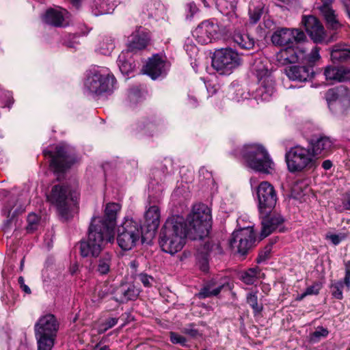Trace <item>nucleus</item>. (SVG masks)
I'll return each mask as SVG.
<instances>
[{"label": "nucleus", "instance_id": "obj_1", "mask_svg": "<svg viewBox=\"0 0 350 350\" xmlns=\"http://www.w3.org/2000/svg\"><path fill=\"white\" fill-rule=\"evenodd\" d=\"M211 228V215L204 204L193 208L187 221L180 216H173L165 222L159 234L161 250L174 254L180 251L185 244L186 237L190 239H202L208 236Z\"/></svg>", "mask_w": 350, "mask_h": 350}, {"label": "nucleus", "instance_id": "obj_2", "mask_svg": "<svg viewBox=\"0 0 350 350\" xmlns=\"http://www.w3.org/2000/svg\"><path fill=\"white\" fill-rule=\"evenodd\" d=\"M113 241L114 229L106 224L102 217H94L89 226L88 240L80 243L81 255L96 257L106 244Z\"/></svg>", "mask_w": 350, "mask_h": 350}, {"label": "nucleus", "instance_id": "obj_3", "mask_svg": "<svg viewBox=\"0 0 350 350\" xmlns=\"http://www.w3.org/2000/svg\"><path fill=\"white\" fill-rule=\"evenodd\" d=\"M237 157H241L246 165L253 170L263 174H271L274 168L267 150L260 144H245L235 150Z\"/></svg>", "mask_w": 350, "mask_h": 350}, {"label": "nucleus", "instance_id": "obj_4", "mask_svg": "<svg viewBox=\"0 0 350 350\" xmlns=\"http://www.w3.org/2000/svg\"><path fill=\"white\" fill-rule=\"evenodd\" d=\"M47 202L53 206L58 214L67 219L77 204V196L64 184L55 185L46 196Z\"/></svg>", "mask_w": 350, "mask_h": 350}, {"label": "nucleus", "instance_id": "obj_5", "mask_svg": "<svg viewBox=\"0 0 350 350\" xmlns=\"http://www.w3.org/2000/svg\"><path fill=\"white\" fill-rule=\"evenodd\" d=\"M58 329L55 315L47 314L39 318L34 326L38 350H52Z\"/></svg>", "mask_w": 350, "mask_h": 350}, {"label": "nucleus", "instance_id": "obj_6", "mask_svg": "<svg viewBox=\"0 0 350 350\" xmlns=\"http://www.w3.org/2000/svg\"><path fill=\"white\" fill-rule=\"evenodd\" d=\"M116 83V78L107 70L93 68L88 72L84 85L90 94L101 96L111 94Z\"/></svg>", "mask_w": 350, "mask_h": 350}, {"label": "nucleus", "instance_id": "obj_7", "mask_svg": "<svg viewBox=\"0 0 350 350\" xmlns=\"http://www.w3.org/2000/svg\"><path fill=\"white\" fill-rule=\"evenodd\" d=\"M285 161L291 172H299L317 167V159L311 149L300 145L295 146L286 151Z\"/></svg>", "mask_w": 350, "mask_h": 350}, {"label": "nucleus", "instance_id": "obj_8", "mask_svg": "<svg viewBox=\"0 0 350 350\" xmlns=\"http://www.w3.org/2000/svg\"><path fill=\"white\" fill-rule=\"evenodd\" d=\"M142 237L141 224L133 218L125 217L117 228V243L124 251L133 249Z\"/></svg>", "mask_w": 350, "mask_h": 350}, {"label": "nucleus", "instance_id": "obj_9", "mask_svg": "<svg viewBox=\"0 0 350 350\" xmlns=\"http://www.w3.org/2000/svg\"><path fill=\"white\" fill-rule=\"evenodd\" d=\"M252 72L256 75L259 83L256 96L260 97L263 100H269L275 92L274 81L270 70L262 58L254 60L252 66Z\"/></svg>", "mask_w": 350, "mask_h": 350}, {"label": "nucleus", "instance_id": "obj_10", "mask_svg": "<svg viewBox=\"0 0 350 350\" xmlns=\"http://www.w3.org/2000/svg\"><path fill=\"white\" fill-rule=\"evenodd\" d=\"M255 241L254 230L249 226L234 231L229 240V245L232 250L245 257L254 247Z\"/></svg>", "mask_w": 350, "mask_h": 350}, {"label": "nucleus", "instance_id": "obj_11", "mask_svg": "<svg viewBox=\"0 0 350 350\" xmlns=\"http://www.w3.org/2000/svg\"><path fill=\"white\" fill-rule=\"evenodd\" d=\"M241 63L239 54L232 49L217 50L212 58V66L221 74H229Z\"/></svg>", "mask_w": 350, "mask_h": 350}, {"label": "nucleus", "instance_id": "obj_12", "mask_svg": "<svg viewBox=\"0 0 350 350\" xmlns=\"http://www.w3.org/2000/svg\"><path fill=\"white\" fill-rule=\"evenodd\" d=\"M325 98L329 108L334 113H343L350 108V91L343 85L329 89Z\"/></svg>", "mask_w": 350, "mask_h": 350}, {"label": "nucleus", "instance_id": "obj_13", "mask_svg": "<svg viewBox=\"0 0 350 350\" xmlns=\"http://www.w3.org/2000/svg\"><path fill=\"white\" fill-rule=\"evenodd\" d=\"M325 98L329 108L334 113H343L350 108V91L343 85L329 89Z\"/></svg>", "mask_w": 350, "mask_h": 350}, {"label": "nucleus", "instance_id": "obj_14", "mask_svg": "<svg viewBox=\"0 0 350 350\" xmlns=\"http://www.w3.org/2000/svg\"><path fill=\"white\" fill-rule=\"evenodd\" d=\"M325 98L329 108L334 113H343L350 108V91L343 85L329 89Z\"/></svg>", "mask_w": 350, "mask_h": 350}, {"label": "nucleus", "instance_id": "obj_15", "mask_svg": "<svg viewBox=\"0 0 350 350\" xmlns=\"http://www.w3.org/2000/svg\"><path fill=\"white\" fill-rule=\"evenodd\" d=\"M257 198L260 215L272 211L278 199L273 186L267 181H263L258 185Z\"/></svg>", "mask_w": 350, "mask_h": 350}, {"label": "nucleus", "instance_id": "obj_16", "mask_svg": "<svg viewBox=\"0 0 350 350\" xmlns=\"http://www.w3.org/2000/svg\"><path fill=\"white\" fill-rule=\"evenodd\" d=\"M45 157H51L50 165L55 172H64L74 163V159L68 154L62 146H57L55 152L45 150L43 151Z\"/></svg>", "mask_w": 350, "mask_h": 350}, {"label": "nucleus", "instance_id": "obj_17", "mask_svg": "<svg viewBox=\"0 0 350 350\" xmlns=\"http://www.w3.org/2000/svg\"><path fill=\"white\" fill-rule=\"evenodd\" d=\"M192 33L198 43L207 44L218 38L219 26L211 21H204L193 30Z\"/></svg>", "mask_w": 350, "mask_h": 350}, {"label": "nucleus", "instance_id": "obj_18", "mask_svg": "<svg viewBox=\"0 0 350 350\" xmlns=\"http://www.w3.org/2000/svg\"><path fill=\"white\" fill-rule=\"evenodd\" d=\"M302 23L306 31L315 43H321L325 38V30L323 26L317 18L313 16H305L303 17Z\"/></svg>", "mask_w": 350, "mask_h": 350}, {"label": "nucleus", "instance_id": "obj_19", "mask_svg": "<svg viewBox=\"0 0 350 350\" xmlns=\"http://www.w3.org/2000/svg\"><path fill=\"white\" fill-rule=\"evenodd\" d=\"M211 3L226 16L229 23L233 26L239 27L241 22L235 12L238 0H212Z\"/></svg>", "mask_w": 350, "mask_h": 350}, {"label": "nucleus", "instance_id": "obj_20", "mask_svg": "<svg viewBox=\"0 0 350 350\" xmlns=\"http://www.w3.org/2000/svg\"><path fill=\"white\" fill-rule=\"evenodd\" d=\"M262 218V229L260 236L265 238L278 229L284 222L283 217L271 211L268 213L260 215Z\"/></svg>", "mask_w": 350, "mask_h": 350}, {"label": "nucleus", "instance_id": "obj_21", "mask_svg": "<svg viewBox=\"0 0 350 350\" xmlns=\"http://www.w3.org/2000/svg\"><path fill=\"white\" fill-rule=\"evenodd\" d=\"M165 58L159 54H155L148 59L144 70L152 79H156L165 73Z\"/></svg>", "mask_w": 350, "mask_h": 350}, {"label": "nucleus", "instance_id": "obj_22", "mask_svg": "<svg viewBox=\"0 0 350 350\" xmlns=\"http://www.w3.org/2000/svg\"><path fill=\"white\" fill-rule=\"evenodd\" d=\"M309 144V148L311 149L315 158L316 157H327L331 152L333 147V142L329 137L326 136L312 138L310 140Z\"/></svg>", "mask_w": 350, "mask_h": 350}, {"label": "nucleus", "instance_id": "obj_23", "mask_svg": "<svg viewBox=\"0 0 350 350\" xmlns=\"http://www.w3.org/2000/svg\"><path fill=\"white\" fill-rule=\"evenodd\" d=\"M306 58V51L293 46H288L282 49L277 54V60L281 64H294L304 61Z\"/></svg>", "mask_w": 350, "mask_h": 350}, {"label": "nucleus", "instance_id": "obj_24", "mask_svg": "<svg viewBox=\"0 0 350 350\" xmlns=\"http://www.w3.org/2000/svg\"><path fill=\"white\" fill-rule=\"evenodd\" d=\"M149 40L148 33L142 27L137 28L130 37L126 53L137 52L145 49Z\"/></svg>", "mask_w": 350, "mask_h": 350}, {"label": "nucleus", "instance_id": "obj_25", "mask_svg": "<svg viewBox=\"0 0 350 350\" xmlns=\"http://www.w3.org/2000/svg\"><path fill=\"white\" fill-rule=\"evenodd\" d=\"M285 72L289 79L299 81H306L314 75L312 67L306 66H291L285 69Z\"/></svg>", "mask_w": 350, "mask_h": 350}, {"label": "nucleus", "instance_id": "obj_26", "mask_svg": "<svg viewBox=\"0 0 350 350\" xmlns=\"http://www.w3.org/2000/svg\"><path fill=\"white\" fill-rule=\"evenodd\" d=\"M350 290V260L345 262V277L342 280H338L331 285L332 295L337 299H343L342 289Z\"/></svg>", "mask_w": 350, "mask_h": 350}, {"label": "nucleus", "instance_id": "obj_27", "mask_svg": "<svg viewBox=\"0 0 350 350\" xmlns=\"http://www.w3.org/2000/svg\"><path fill=\"white\" fill-rule=\"evenodd\" d=\"M324 75L327 80L336 82L350 81V68L345 66H328L325 69Z\"/></svg>", "mask_w": 350, "mask_h": 350}, {"label": "nucleus", "instance_id": "obj_28", "mask_svg": "<svg viewBox=\"0 0 350 350\" xmlns=\"http://www.w3.org/2000/svg\"><path fill=\"white\" fill-rule=\"evenodd\" d=\"M67 14L65 10L49 8L46 10L42 16L43 21L53 27H64L67 25L65 21V15Z\"/></svg>", "mask_w": 350, "mask_h": 350}, {"label": "nucleus", "instance_id": "obj_29", "mask_svg": "<svg viewBox=\"0 0 350 350\" xmlns=\"http://www.w3.org/2000/svg\"><path fill=\"white\" fill-rule=\"evenodd\" d=\"M323 5L319 8L329 27L333 29H337L340 25L336 19L334 11L331 8L334 0H321Z\"/></svg>", "mask_w": 350, "mask_h": 350}, {"label": "nucleus", "instance_id": "obj_30", "mask_svg": "<svg viewBox=\"0 0 350 350\" xmlns=\"http://www.w3.org/2000/svg\"><path fill=\"white\" fill-rule=\"evenodd\" d=\"M161 122L155 116L144 118L138 123V128L143 131L144 134L153 136L161 128Z\"/></svg>", "mask_w": 350, "mask_h": 350}, {"label": "nucleus", "instance_id": "obj_31", "mask_svg": "<svg viewBox=\"0 0 350 350\" xmlns=\"http://www.w3.org/2000/svg\"><path fill=\"white\" fill-rule=\"evenodd\" d=\"M330 55L333 62H344L350 60V45L345 43L334 45Z\"/></svg>", "mask_w": 350, "mask_h": 350}, {"label": "nucleus", "instance_id": "obj_32", "mask_svg": "<svg viewBox=\"0 0 350 350\" xmlns=\"http://www.w3.org/2000/svg\"><path fill=\"white\" fill-rule=\"evenodd\" d=\"M293 34L291 29L280 28L273 32L271 42L275 46H284L291 44Z\"/></svg>", "mask_w": 350, "mask_h": 350}, {"label": "nucleus", "instance_id": "obj_33", "mask_svg": "<svg viewBox=\"0 0 350 350\" xmlns=\"http://www.w3.org/2000/svg\"><path fill=\"white\" fill-rule=\"evenodd\" d=\"M121 205L116 202H110L106 204L104 218H102L106 224L114 229L116 224L118 213L120 211Z\"/></svg>", "mask_w": 350, "mask_h": 350}, {"label": "nucleus", "instance_id": "obj_34", "mask_svg": "<svg viewBox=\"0 0 350 350\" xmlns=\"http://www.w3.org/2000/svg\"><path fill=\"white\" fill-rule=\"evenodd\" d=\"M146 224L149 230H156L160 223V211L157 206H150L145 213Z\"/></svg>", "mask_w": 350, "mask_h": 350}, {"label": "nucleus", "instance_id": "obj_35", "mask_svg": "<svg viewBox=\"0 0 350 350\" xmlns=\"http://www.w3.org/2000/svg\"><path fill=\"white\" fill-rule=\"evenodd\" d=\"M223 287L224 284H217L215 280H211L201 288L198 296L200 299L217 296L219 294Z\"/></svg>", "mask_w": 350, "mask_h": 350}, {"label": "nucleus", "instance_id": "obj_36", "mask_svg": "<svg viewBox=\"0 0 350 350\" xmlns=\"http://www.w3.org/2000/svg\"><path fill=\"white\" fill-rule=\"evenodd\" d=\"M112 254L109 252L103 253L97 261L96 272L100 275L108 274L111 271Z\"/></svg>", "mask_w": 350, "mask_h": 350}, {"label": "nucleus", "instance_id": "obj_37", "mask_svg": "<svg viewBox=\"0 0 350 350\" xmlns=\"http://www.w3.org/2000/svg\"><path fill=\"white\" fill-rule=\"evenodd\" d=\"M233 40L241 49H252L255 44V40L247 33H242L239 31H234L232 36Z\"/></svg>", "mask_w": 350, "mask_h": 350}, {"label": "nucleus", "instance_id": "obj_38", "mask_svg": "<svg viewBox=\"0 0 350 350\" xmlns=\"http://www.w3.org/2000/svg\"><path fill=\"white\" fill-rule=\"evenodd\" d=\"M264 4L259 0H251L249 5L250 23L255 24L260 18L263 13Z\"/></svg>", "mask_w": 350, "mask_h": 350}, {"label": "nucleus", "instance_id": "obj_39", "mask_svg": "<svg viewBox=\"0 0 350 350\" xmlns=\"http://www.w3.org/2000/svg\"><path fill=\"white\" fill-rule=\"evenodd\" d=\"M93 7L95 16L107 14L113 10V3L111 0H94Z\"/></svg>", "mask_w": 350, "mask_h": 350}, {"label": "nucleus", "instance_id": "obj_40", "mask_svg": "<svg viewBox=\"0 0 350 350\" xmlns=\"http://www.w3.org/2000/svg\"><path fill=\"white\" fill-rule=\"evenodd\" d=\"M259 274L260 269L258 267L250 268L241 273V280L245 284L252 285L256 281Z\"/></svg>", "mask_w": 350, "mask_h": 350}, {"label": "nucleus", "instance_id": "obj_41", "mask_svg": "<svg viewBox=\"0 0 350 350\" xmlns=\"http://www.w3.org/2000/svg\"><path fill=\"white\" fill-rule=\"evenodd\" d=\"M127 53L126 51H123L120 54L118 58V65L120 72L124 75H129L134 68L133 64L126 59V54Z\"/></svg>", "mask_w": 350, "mask_h": 350}, {"label": "nucleus", "instance_id": "obj_42", "mask_svg": "<svg viewBox=\"0 0 350 350\" xmlns=\"http://www.w3.org/2000/svg\"><path fill=\"white\" fill-rule=\"evenodd\" d=\"M139 291L133 286H129L126 289H121V301H128L129 300H135L139 295Z\"/></svg>", "mask_w": 350, "mask_h": 350}, {"label": "nucleus", "instance_id": "obj_43", "mask_svg": "<svg viewBox=\"0 0 350 350\" xmlns=\"http://www.w3.org/2000/svg\"><path fill=\"white\" fill-rule=\"evenodd\" d=\"M328 334L329 331L327 328L319 326L314 332L310 334L309 340L312 343H317L322 338H326Z\"/></svg>", "mask_w": 350, "mask_h": 350}, {"label": "nucleus", "instance_id": "obj_44", "mask_svg": "<svg viewBox=\"0 0 350 350\" xmlns=\"http://www.w3.org/2000/svg\"><path fill=\"white\" fill-rule=\"evenodd\" d=\"M247 303L253 309L254 313H259L262 310V305L258 303L257 292H251L247 295Z\"/></svg>", "mask_w": 350, "mask_h": 350}, {"label": "nucleus", "instance_id": "obj_45", "mask_svg": "<svg viewBox=\"0 0 350 350\" xmlns=\"http://www.w3.org/2000/svg\"><path fill=\"white\" fill-rule=\"evenodd\" d=\"M200 268L203 271L208 270L209 254L207 251H198L196 256Z\"/></svg>", "mask_w": 350, "mask_h": 350}, {"label": "nucleus", "instance_id": "obj_46", "mask_svg": "<svg viewBox=\"0 0 350 350\" xmlns=\"http://www.w3.org/2000/svg\"><path fill=\"white\" fill-rule=\"evenodd\" d=\"M272 251V244L269 243L265 246L258 253V256L256 259L258 264H260L269 258Z\"/></svg>", "mask_w": 350, "mask_h": 350}, {"label": "nucleus", "instance_id": "obj_47", "mask_svg": "<svg viewBox=\"0 0 350 350\" xmlns=\"http://www.w3.org/2000/svg\"><path fill=\"white\" fill-rule=\"evenodd\" d=\"M27 222L28 225L27 226V230L29 232H32L37 229L39 217L35 213H30L27 217Z\"/></svg>", "mask_w": 350, "mask_h": 350}, {"label": "nucleus", "instance_id": "obj_48", "mask_svg": "<svg viewBox=\"0 0 350 350\" xmlns=\"http://www.w3.org/2000/svg\"><path fill=\"white\" fill-rule=\"evenodd\" d=\"M146 12L150 17H153L157 15V10L159 7H161V5L155 1L150 0L147 3Z\"/></svg>", "mask_w": 350, "mask_h": 350}, {"label": "nucleus", "instance_id": "obj_49", "mask_svg": "<svg viewBox=\"0 0 350 350\" xmlns=\"http://www.w3.org/2000/svg\"><path fill=\"white\" fill-rule=\"evenodd\" d=\"M137 279L147 288L151 287L154 282V279L151 275L144 273H139Z\"/></svg>", "mask_w": 350, "mask_h": 350}, {"label": "nucleus", "instance_id": "obj_50", "mask_svg": "<svg viewBox=\"0 0 350 350\" xmlns=\"http://www.w3.org/2000/svg\"><path fill=\"white\" fill-rule=\"evenodd\" d=\"M319 51V47L314 46L308 55L306 54V58L304 60H307L309 63H314L317 62L321 57Z\"/></svg>", "mask_w": 350, "mask_h": 350}, {"label": "nucleus", "instance_id": "obj_51", "mask_svg": "<svg viewBox=\"0 0 350 350\" xmlns=\"http://www.w3.org/2000/svg\"><path fill=\"white\" fill-rule=\"evenodd\" d=\"M291 31L293 34L291 44H293L295 42L298 43L302 42L306 39V35L303 31L297 29H291Z\"/></svg>", "mask_w": 350, "mask_h": 350}, {"label": "nucleus", "instance_id": "obj_52", "mask_svg": "<svg viewBox=\"0 0 350 350\" xmlns=\"http://www.w3.org/2000/svg\"><path fill=\"white\" fill-rule=\"evenodd\" d=\"M170 341L174 344H180L182 346H186V338L175 332L170 333Z\"/></svg>", "mask_w": 350, "mask_h": 350}, {"label": "nucleus", "instance_id": "obj_53", "mask_svg": "<svg viewBox=\"0 0 350 350\" xmlns=\"http://www.w3.org/2000/svg\"><path fill=\"white\" fill-rule=\"evenodd\" d=\"M106 43H107L106 47L104 46V45L105 44V42H103L102 43H100V51L101 53H103L104 55L109 54L111 53V51L114 48V44L111 40L107 39Z\"/></svg>", "mask_w": 350, "mask_h": 350}, {"label": "nucleus", "instance_id": "obj_54", "mask_svg": "<svg viewBox=\"0 0 350 350\" xmlns=\"http://www.w3.org/2000/svg\"><path fill=\"white\" fill-rule=\"evenodd\" d=\"M322 286L319 283H314L310 286H308L306 291L305 293L308 295H318L319 293V291L321 290Z\"/></svg>", "mask_w": 350, "mask_h": 350}, {"label": "nucleus", "instance_id": "obj_55", "mask_svg": "<svg viewBox=\"0 0 350 350\" xmlns=\"http://www.w3.org/2000/svg\"><path fill=\"white\" fill-rule=\"evenodd\" d=\"M345 236L343 234H331L326 235V238L332 241V243L336 245H338L342 240L345 239Z\"/></svg>", "mask_w": 350, "mask_h": 350}, {"label": "nucleus", "instance_id": "obj_56", "mask_svg": "<svg viewBox=\"0 0 350 350\" xmlns=\"http://www.w3.org/2000/svg\"><path fill=\"white\" fill-rule=\"evenodd\" d=\"M14 202L15 200L12 199V200L8 202V203L5 204L2 208V213L5 215H7L8 217H10L12 208L14 207Z\"/></svg>", "mask_w": 350, "mask_h": 350}, {"label": "nucleus", "instance_id": "obj_57", "mask_svg": "<svg viewBox=\"0 0 350 350\" xmlns=\"http://www.w3.org/2000/svg\"><path fill=\"white\" fill-rule=\"evenodd\" d=\"M185 49L187 52V53L190 56V57H192L193 55H195L197 52H198V49L197 47L193 45V44H191L189 42H187L185 44Z\"/></svg>", "mask_w": 350, "mask_h": 350}, {"label": "nucleus", "instance_id": "obj_58", "mask_svg": "<svg viewBox=\"0 0 350 350\" xmlns=\"http://www.w3.org/2000/svg\"><path fill=\"white\" fill-rule=\"evenodd\" d=\"M18 282L20 285L21 288L27 294H31V291L30 288L25 284V280L23 276H20L18 279Z\"/></svg>", "mask_w": 350, "mask_h": 350}, {"label": "nucleus", "instance_id": "obj_59", "mask_svg": "<svg viewBox=\"0 0 350 350\" xmlns=\"http://www.w3.org/2000/svg\"><path fill=\"white\" fill-rule=\"evenodd\" d=\"M118 321V319L114 317L107 319L105 323V325L106 326L105 329L107 330L108 329L113 327L114 325L117 324Z\"/></svg>", "mask_w": 350, "mask_h": 350}, {"label": "nucleus", "instance_id": "obj_60", "mask_svg": "<svg viewBox=\"0 0 350 350\" xmlns=\"http://www.w3.org/2000/svg\"><path fill=\"white\" fill-rule=\"evenodd\" d=\"M186 9L190 13V16H192L195 13L198 12V8L195 3L190 2L186 5Z\"/></svg>", "mask_w": 350, "mask_h": 350}, {"label": "nucleus", "instance_id": "obj_61", "mask_svg": "<svg viewBox=\"0 0 350 350\" xmlns=\"http://www.w3.org/2000/svg\"><path fill=\"white\" fill-rule=\"evenodd\" d=\"M14 266L13 265H10V266H8L7 267L4 268L2 270V275L3 278H7L10 275H11L14 271Z\"/></svg>", "mask_w": 350, "mask_h": 350}, {"label": "nucleus", "instance_id": "obj_62", "mask_svg": "<svg viewBox=\"0 0 350 350\" xmlns=\"http://www.w3.org/2000/svg\"><path fill=\"white\" fill-rule=\"evenodd\" d=\"M342 204L345 209L350 210V195L345 197L342 202Z\"/></svg>", "mask_w": 350, "mask_h": 350}, {"label": "nucleus", "instance_id": "obj_63", "mask_svg": "<svg viewBox=\"0 0 350 350\" xmlns=\"http://www.w3.org/2000/svg\"><path fill=\"white\" fill-rule=\"evenodd\" d=\"M332 167V162L330 160H325L322 163V167L325 170H328Z\"/></svg>", "mask_w": 350, "mask_h": 350}, {"label": "nucleus", "instance_id": "obj_64", "mask_svg": "<svg viewBox=\"0 0 350 350\" xmlns=\"http://www.w3.org/2000/svg\"><path fill=\"white\" fill-rule=\"evenodd\" d=\"M185 333L190 335L192 337H195L198 334V330L195 329H186L185 330Z\"/></svg>", "mask_w": 350, "mask_h": 350}]
</instances>
